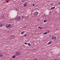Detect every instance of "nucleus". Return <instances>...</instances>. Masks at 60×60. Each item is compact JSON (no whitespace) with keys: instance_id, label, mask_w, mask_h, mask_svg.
<instances>
[{"instance_id":"nucleus-26","label":"nucleus","mask_w":60,"mask_h":60,"mask_svg":"<svg viewBox=\"0 0 60 60\" xmlns=\"http://www.w3.org/2000/svg\"><path fill=\"white\" fill-rule=\"evenodd\" d=\"M47 32H47V33H49V31H48Z\"/></svg>"},{"instance_id":"nucleus-25","label":"nucleus","mask_w":60,"mask_h":60,"mask_svg":"<svg viewBox=\"0 0 60 60\" xmlns=\"http://www.w3.org/2000/svg\"><path fill=\"white\" fill-rule=\"evenodd\" d=\"M6 2H7L8 3H9V1H6Z\"/></svg>"},{"instance_id":"nucleus-22","label":"nucleus","mask_w":60,"mask_h":60,"mask_svg":"<svg viewBox=\"0 0 60 60\" xmlns=\"http://www.w3.org/2000/svg\"><path fill=\"white\" fill-rule=\"evenodd\" d=\"M27 35H26V34L24 36V37H26V36Z\"/></svg>"},{"instance_id":"nucleus-6","label":"nucleus","mask_w":60,"mask_h":60,"mask_svg":"<svg viewBox=\"0 0 60 60\" xmlns=\"http://www.w3.org/2000/svg\"><path fill=\"white\" fill-rule=\"evenodd\" d=\"M3 56V55L2 53H0V57H2Z\"/></svg>"},{"instance_id":"nucleus-16","label":"nucleus","mask_w":60,"mask_h":60,"mask_svg":"<svg viewBox=\"0 0 60 60\" xmlns=\"http://www.w3.org/2000/svg\"><path fill=\"white\" fill-rule=\"evenodd\" d=\"M47 34V32H45V33H43V34Z\"/></svg>"},{"instance_id":"nucleus-11","label":"nucleus","mask_w":60,"mask_h":60,"mask_svg":"<svg viewBox=\"0 0 60 60\" xmlns=\"http://www.w3.org/2000/svg\"><path fill=\"white\" fill-rule=\"evenodd\" d=\"M15 57H16V56H15V55H13L12 56V57L13 58H15Z\"/></svg>"},{"instance_id":"nucleus-18","label":"nucleus","mask_w":60,"mask_h":60,"mask_svg":"<svg viewBox=\"0 0 60 60\" xmlns=\"http://www.w3.org/2000/svg\"><path fill=\"white\" fill-rule=\"evenodd\" d=\"M2 26V24H0V27Z\"/></svg>"},{"instance_id":"nucleus-7","label":"nucleus","mask_w":60,"mask_h":60,"mask_svg":"<svg viewBox=\"0 0 60 60\" xmlns=\"http://www.w3.org/2000/svg\"><path fill=\"white\" fill-rule=\"evenodd\" d=\"M14 37V35H12L10 36V38L11 39L13 38V37Z\"/></svg>"},{"instance_id":"nucleus-5","label":"nucleus","mask_w":60,"mask_h":60,"mask_svg":"<svg viewBox=\"0 0 60 60\" xmlns=\"http://www.w3.org/2000/svg\"><path fill=\"white\" fill-rule=\"evenodd\" d=\"M17 19L18 20H20V19H21V17L20 16H19L18 17Z\"/></svg>"},{"instance_id":"nucleus-20","label":"nucleus","mask_w":60,"mask_h":60,"mask_svg":"<svg viewBox=\"0 0 60 60\" xmlns=\"http://www.w3.org/2000/svg\"><path fill=\"white\" fill-rule=\"evenodd\" d=\"M24 44H25L26 45H27V44H28V43H24Z\"/></svg>"},{"instance_id":"nucleus-12","label":"nucleus","mask_w":60,"mask_h":60,"mask_svg":"<svg viewBox=\"0 0 60 60\" xmlns=\"http://www.w3.org/2000/svg\"><path fill=\"white\" fill-rule=\"evenodd\" d=\"M55 7H53L51 8V9H52V10H53V9H55Z\"/></svg>"},{"instance_id":"nucleus-24","label":"nucleus","mask_w":60,"mask_h":60,"mask_svg":"<svg viewBox=\"0 0 60 60\" xmlns=\"http://www.w3.org/2000/svg\"><path fill=\"white\" fill-rule=\"evenodd\" d=\"M23 17H24V16H23V15H22V18H23Z\"/></svg>"},{"instance_id":"nucleus-21","label":"nucleus","mask_w":60,"mask_h":60,"mask_svg":"<svg viewBox=\"0 0 60 60\" xmlns=\"http://www.w3.org/2000/svg\"><path fill=\"white\" fill-rule=\"evenodd\" d=\"M58 60V59L57 58H56L55 59L53 60Z\"/></svg>"},{"instance_id":"nucleus-9","label":"nucleus","mask_w":60,"mask_h":60,"mask_svg":"<svg viewBox=\"0 0 60 60\" xmlns=\"http://www.w3.org/2000/svg\"><path fill=\"white\" fill-rule=\"evenodd\" d=\"M52 43V41H50L48 43L49 45H50Z\"/></svg>"},{"instance_id":"nucleus-1","label":"nucleus","mask_w":60,"mask_h":60,"mask_svg":"<svg viewBox=\"0 0 60 60\" xmlns=\"http://www.w3.org/2000/svg\"><path fill=\"white\" fill-rule=\"evenodd\" d=\"M11 24H8L7 25L6 27L7 28H8V29H9L11 28Z\"/></svg>"},{"instance_id":"nucleus-19","label":"nucleus","mask_w":60,"mask_h":60,"mask_svg":"<svg viewBox=\"0 0 60 60\" xmlns=\"http://www.w3.org/2000/svg\"><path fill=\"white\" fill-rule=\"evenodd\" d=\"M25 0H22V2L23 3H24V2H25Z\"/></svg>"},{"instance_id":"nucleus-27","label":"nucleus","mask_w":60,"mask_h":60,"mask_svg":"<svg viewBox=\"0 0 60 60\" xmlns=\"http://www.w3.org/2000/svg\"><path fill=\"white\" fill-rule=\"evenodd\" d=\"M60 4V2H59L58 3V4Z\"/></svg>"},{"instance_id":"nucleus-17","label":"nucleus","mask_w":60,"mask_h":60,"mask_svg":"<svg viewBox=\"0 0 60 60\" xmlns=\"http://www.w3.org/2000/svg\"><path fill=\"white\" fill-rule=\"evenodd\" d=\"M54 4L53 3H52L50 4V5L51 6H52V5H53Z\"/></svg>"},{"instance_id":"nucleus-13","label":"nucleus","mask_w":60,"mask_h":60,"mask_svg":"<svg viewBox=\"0 0 60 60\" xmlns=\"http://www.w3.org/2000/svg\"><path fill=\"white\" fill-rule=\"evenodd\" d=\"M24 33H25V32L24 31H22L21 33V34H24Z\"/></svg>"},{"instance_id":"nucleus-2","label":"nucleus","mask_w":60,"mask_h":60,"mask_svg":"<svg viewBox=\"0 0 60 60\" xmlns=\"http://www.w3.org/2000/svg\"><path fill=\"white\" fill-rule=\"evenodd\" d=\"M38 15V12L37 11L35 12L34 13V17H36V16H37Z\"/></svg>"},{"instance_id":"nucleus-10","label":"nucleus","mask_w":60,"mask_h":60,"mask_svg":"<svg viewBox=\"0 0 60 60\" xmlns=\"http://www.w3.org/2000/svg\"><path fill=\"white\" fill-rule=\"evenodd\" d=\"M26 5V3H25L24 4L23 6L24 7H25Z\"/></svg>"},{"instance_id":"nucleus-15","label":"nucleus","mask_w":60,"mask_h":60,"mask_svg":"<svg viewBox=\"0 0 60 60\" xmlns=\"http://www.w3.org/2000/svg\"><path fill=\"white\" fill-rule=\"evenodd\" d=\"M47 20H44V22H47Z\"/></svg>"},{"instance_id":"nucleus-23","label":"nucleus","mask_w":60,"mask_h":60,"mask_svg":"<svg viewBox=\"0 0 60 60\" xmlns=\"http://www.w3.org/2000/svg\"><path fill=\"white\" fill-rule=\"evenodd\" d=\"M32 5L33 6H34V4H32Z\"/></svg>"},{"instance_id":"nucleus-8","label":"nucleus","mask_w":60,"mask_h":60,"mask_svg":"<svg viewBox=\"0 0 60 60\" xmlns=\"http://www.w3.org/2000/svg\"><path fill=\"white\" fill-rule=\"evenodd\" d=\"M38 28L40 29H43V28H42V27L40 26L38 27Z\"/></svg>"},{"instance_id":"nucleus-4","label":"nucleus","mask_w":60,"mask_h":60,"mask_svg":"<svg viewBox=\"0 0 60 60\" xmlns=\"http://www.w3.org/2000/svg\"><path fill=\"white\" fill-rule=\"evenodd\" d=\"M15 54L16 56H19L20 55V52L19 51H17L15 52Z\"/></svg>"},{"instance_id":"nucleus-3","label":"nucleus","mask_w":60,"mask_h":60,"mask_svg":"<svg viewBox=\"0 0 60 60\" xmlns=\"http://www.w3.org/2000/svg\"><path fill=\"white\" fill-rule=\"evenodd\" d=\"M52 39L53 41H55L56 39V37L55 36H53L52 37Z\"/></svg>"},{"instance_id":"nucleus-14","label":"nucleus","mask_w":60,"mask_h":60,"mask_svg":"<svg viewBox=\"0 0 60 60\" xmlns=\"http://www.w3.org/2000/svg\"><path fill=\"white\" fill-rule=\"evenodd\" d=\"M27 45H28V46H31V44L30 43H28V44Z\"/></svg>"}]
</instances>
